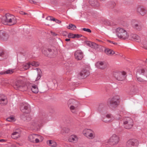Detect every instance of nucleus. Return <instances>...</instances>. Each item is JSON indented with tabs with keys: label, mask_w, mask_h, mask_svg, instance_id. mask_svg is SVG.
<instances>
[{
	"label": "nucleus",
	"mask_w": 147,
	"mask_h": 147,
	"mask_svg": "<svg viewBox=\"0 0 147 147\" xmlns=\"http://www.w3.org/2000/svg\"><path fill=\"white\" fill-rule=\"evenodd\" d=\"M2 22L5 25H12L16 23V19L13 15L7 14L2 19Z\"/></svg>",
	"instance_id": "obj_1"
},
{
	"label": "nucleus",
	"mask_w": 147,
	"mask_h": 147,
	"mask_svg": "<svg viewBox=\"0 0 147 147\" xmlns=\"http://www.w3.org/2000/svg\"><path fill=\"white\" fill-rule=\"evenodd\" d=\"M115 31L116 35L119 38L125 39L129 36L127 31L123 28L118 27L115 29Z\"/></svg>",
	"instance_id": "obj_2"
},
{
	"label": "nucleus",
	"mask_w": 147,
	"mask_h": 147,
	"mask_svg": "<svg viewBox=\"0 0 147 147\" xmlns=\"http://www.w3.org/2000/svg\"><path fill=\"white\" fill-rule=\"evenodd\" d=\"M119 141V137L115 134H113L110 137L109 140L105 141V143L106 145H114L117 144Z\"/></svg>",
	"instance_id": "obj_3"
},
{
	"label": "nucleus",
	"mask_w": 147,
	"mask_h": 147,
	"mask_svg": "<svg viewBox=\"0 0 147 147\" xmlns=\"http://www.w3.org/2000/svg\"><path fill=\"white\" fill-rule=\"evenodd\" d=\"M43 139L44 138L42 136L36 134H31L28 137V140L29 141L35 143L41 142Z\"/></svg>",
	"instance_id": "obj_4"
},
{
	"label": "nucleus",
	"mask_w": 147,
	"mask_h": 147,
	"mask_svg": "<svg viewBox=\"0 0 147 147\" xmlns=\"http://www.w3.org/2000/svg\"><path fill=\"white\" fill-rule=\"evenodd\" d=\"M118 117H115L111 114H107L105 116L102 117V120L105 123L111 122L115 119L119 120L121 118L120 116L118 115Z\"/></svg>",
	"instance_id": "obj_5"
},
{
	"label": "nucleus",
	"mask_w": 147,
	"mask_h": 147,
	"mask_svg": "<svg viewBox=\"0 0 147 147\" xmlns=\"http://www.w3.org/2000/svg\"><path fill=\"white\" fill-rule=\"evenodd\" d=\"M83 134L87 138L92 139L95 137L94 132L92 129H85L82 132Z\"/></svg>",
	"instance_id": "obj_6"
},
{
	"label": "nucleus",
	"mask_w": 147,
	"mask_h": 147,
	"mask_svg": "<svg viewBox=\"0 0 147 147\" xmlns=\"http://www.w3.org/2000/svg\"><path fill=\"white\" fill-rule=\"evenodd\" d=\"M138 141L136 139H132L129 140L126 143L127 147H137L139 145Z\"/></svg>",
	"instance_id": "obj_7"
},
{
	"label": "nucleus",
	"mask_w": 147,
	"mask_h": 147,
	"mask_svg": "<svg viewBox=\"0 0 147 147\" xmlns=\"http://www.w3.org/2000/svg\"><path fill=\"white\" fill-rule=\"evenodd\" d=\"M126 120L123 122L124 127L127 129L131 128L133 125V121L130 118L127 117L125 118Z\"/></svg>",
	"instance_id": "obj_8"
},
{
	"label": "nucleus",
	"mask_w": 147,
	"mask_h": 147,
	"mask_svg": "<svg viewBox=\"0 0 147 147\" xmlns=\"http://www.w3.org/2000/svg\"><path fill=\"white\" fill-rule=\"evenodd\" d=\"M42 52L45 55H47L50 57H54L56 53V52L50 49H47L46 48H44L42 49Z\"/></svg>",
	"instance_id": "obj_9"
},
{
	"label": "nucleus",
	"mask_w": 147,
	"mask_h": 147,
	"mask_svg": "<svg viewBox=\"0 0 147 147\" xmlns=\"http://www.w3.org/2000/svg\"><path fill=\"white\" fill-rule=\"evenodd\" d=\"M119 98L118 96H115L108 101V103L110 104L111 107H115L118 105L119 102Z\"/></svg>",
	"instance_id": "obj_10"
},
{
	"label": "nucleus",
	"mask_w": 147,
	"mask_h": 147,
	"mask_svg": "<svg viewBox=\"0 0 147 147\" xmlns=\"http://www.w3.org/2000/svg\"><path fill=\"white\" fill-rule=\"evenodd\" d=\"M114 75L115 78L118 80L122 81L124 80L126 77V73L123 72H115Z\"/></svg>",
	"instance_id": "obj_11"
},
{
	"label": "nucleus",
	"mask_w": 147,
	"mask_h": 147,
	"mask_svg": "<svg viewBox=\"0 0 147 147\" xmlns=\"http://www.w3.org/2000/svg\"><path fill=\"white\" fill-rule=\"evenodd\" d=\"M20 110L23 113H28L30 111V106L27 103L22 104L20 108Z\"/></svg>",
	"instance_id": "obj_12"
},
{
	"label": "nucleus",
	"mask_w": 147,
	"mask_h": 147,
	"mask_svg": "<svg viewBox=\"0 0 147 147\" xmlns=\"http://www.w3.org/2000/svg\"><path fill=\"white\" fill-rule=\"evenodd\" d=\"M42 122L41 120L36 119L31 123V125L35 129H39L41 126Z\"/></svg>",
	"instance_id": "obj_13"
},
{
	"label": "nucleus",
	"mask_w": 147,
	"mask_h": 147,
	"mask_svg": "<svg viewBox=\"0 0 147 147\" xmlns=\"http://www.w3.org/2000/svg\"><path fill=\"white\" fill-rule=\"evenodd\" d=\"M90 74V72L86 69H83L78 74L79 79H83L86 78Z\"/></svg>",
	"instance_id": "obj_14"
},
{
	"label": "nucleus",
	"mask_w": 147,
	"mask_h": 147,
	"mask_svg": "<svg viewBox=\"0 0 147 147\" xmlns=\"http://www.w3.org/2000/svg\"><path fill=\"white\" fill-rule=\"evenodd\" d=\"M24 84H22L21 82L19 81H17L14 85V88L17 90H20L22 91Z\"/></svg>",
	"instance_id": "obj_15"
},
{
	"label": "nucleus",
	"mask_w": 147,
	"mask_h": 147,
	"mask_svg": "<svg viewBox=\"0 0 147 147\" xmlns=\"http://www.w3.org/2000/svg\"><path fill=\"white\" fill-rule=\"evenodd\" d=\"M95 65L97 68L103 69L107 67V64L105 62L100 61L97 62Z\"/></svg>",
	"instance_id": "obj_16"
},
{
	"label": "nucleus",
	"mask_w": 147,
	"mask_h": 147,
	"mask_svg": "<svg viewBox=\"0 0 147 147\" xmlns=\"http://www.w3.org/2000/svg\"><path fill=\"white\" fill-rule=\"evenodd\" d=\"M74 56L76 59L80 60L83 57V53L81 50H77L75 52Z\"/></svg>",
	"instance_id": "obj_17"
},
{
	"label": "nucleus",
	"mask_w": 147,
	"mask_h": 147,
	"mask_svg": "<svg viewBox=\"0 0 147 147\" xmlns=\"http://www.w3.org/2000/svg\"><path fill=\"white\" fill-rule=\"evenodd\" d=\"M8 33L3 30L0 31V39L3 40L7 39L9 37Z\"/></svg>",
	"instance_id": "obj_18"
},
{
	"label": "nucleus",
	"mask_w": 147,
	"mask_h": 147,
	"mask_svg": "<svg viewBox=\"0 0 147 147\" xmlns=\"http://www.w3.org/2000/svg\"><path fill=\"white\" fill-rule=\"evenodd\" d=\"M137 11L138 13L143 16L146 14V11L143 6L138 7L137 9Z\"/></svg>",
	"instance_id": "obj_19"
},
{
	"label": "nucleus",
	"mask_w": 147,
	"mask_h": 147,
	"mask_svg": "<svg viewBox=\"0 0 147 147\" xmlns=\"http://www.w3.org/2000/svg\"><path fill=\"white\" fill-rule=\"evenodd\" d=\"M7 103V97L3 94H0V104L3 105H6Z\"/></svg>",
	"instance_id": "obj_20"
},
{
	"label": "nucleus",
	"mask_w": 147,
	"mask_h": 147,
	"mask_svg": "<svg viewBox=\"0 0 147 147\" xmlns=\"http://www.w3.org/2000/svg\"><path fill=\"white\" fill-rule=\"evenodd\" d=\"M137 74L142 75L145 79H147V69H141L137 71Z\"/></svg>",
	"instance_id": "obj_21"
},
{
	"label": "nucleus",
	"mask_w": 147,
	"mask_h": 147,
	"mask_svg": "<svg viewBox=\"0 0 147 147\" xmlns=\"http://www.w3.org/2000/svg\"><path fill=\"white\" fill-rule=\"evenodd\" d=\"M78 140V136L75 135H73L69 137L68 140L69 142L73 143L77 142Z\"/></svg>",
	"instance_id": "obj_22"
},
{
	"label": "nucleus",
	"mask_w": 147,
	"mask_h": 147,
	"mask_svg": "<svg viewBox=\"0 0 147 147\" xmlns=\"http://www.w3.org/2000/svg\"><path fill=\"white\" fill-rule=\"evenodd\" d=\"M130 38L131 40L140 42V38L139 36L136 34H131L130 36Z\"/></svg>",
	"instance_id": "obj_23"
},
{
	"label": "nucleus",
	"mask_w": 147,
	"mask_h": 147,
	"mask_svg": "<svg viewBox=\"0 0 147 147\" xmlns=\"http://www.w3.org/2000/svg\"><path fill=\"white\" fill-rule=\"evenodd\" d=\"M47 144L51 147H56L57 144L54 140H48L46 142Z\"/></svg>",
	"instance_id": "obj_24"
},
{
	"label": "nucleus",
	"mask_w": 147,
	"mask_h": 147,
	"mask_svg": "<svg viewBox=\"0 0 147 147\" xmlns=\"http://www.w3.org/2000/svg\"><path fill=\"white\" fill-rule=\"evenodd\" d=\"M20 136V133L19 131L17 130L13 132L11 135L12 138L16 139L19 138Z\"/></svg>",
	"instance_id": "obj_25"
},
{
	"label": "nucleus",
	"mask_w": 147,
	"mask_h": 147,
	"mask_svg": "<svg viewBox=\"0 0 147 147\" xmlns=\"http://www.w3.org/2000/svg\"><path fill=\"white\" fill-rule=\"evenodd\" d=\"M33 85L31 83L29 82H27L25 84H24L22 91H26L29 89H31Z\"/></svg>",
	"instance_id": "obj_26"
},
{
	"label": "nucleus",
	"mask_w": 147,
	"mask_h": 147,
	"mask_svg": "<svg viewBox=\"0 0 147 147\" xmlns=\"http://www.w3.org/2000/svg\"><path fill=\"white\" fill-rule=\"evenodd\" d=\"M89 2L90 5L95 7H98L100 5L97 0H89Z\"/></svg>",
	"instance_id": "obj_27"
},
{
	"label": "nucleus",
	"mask_w": 147,
	"mask_h": 147,
	"mask_svg": "<svg viewBox=\"0 0 147 147\" xmlns=\"http://www.w3.org/2000/svg\"><path fill=\"white\" fill-rule=\"evenodd\" d=\"M36 69L37 71V75L35 79V81H37L39 80L41 77L42 75V73L41 70L37 68H36Z\"/></svg>",
	"instance_id": "obj_28"
},
{
	"label": "nucleus",
	"mask_w": 147,
	"mask_h": 147,
	"mask_svg": "<svg viewBox=\"0 0 147 147\" xmlns=\"http://www.w3.org/2000/svg\"><path fill=\"white\" fill-rule=\"evenodd\" d=\"M14 69H8L4 71H2L0 72L1 75L5 74H11L14 72Z\"/></svg>",
	"instance_id": "obj_29"
},
{
	"label": "nucleus",
	"mask_w": 147,
	"mask_h": 147,
	"mask_svg": "<svg viewBox=\"0 0 147 147\" xmlns=\"http://www.w3.org/2000/svg\"><path fill=\"white\" fill-rule=\"evenodd\" d=\"M105 53L109 55H112L115 53V52L111 49H107L105 51Z\"/></svg>",
	"instance_id": "obj_30"
},
{
	"label": "nucleus",
	"mask_w": 147,
	"mask_h": 147,
	"mask_svg": "<svg viewBox=\"0 0 147 147\" xmlns=\"http://www.w3.org/2000/svg\"><path fill=\"white\" fill-rule=\"evenodd\" d=\"M31 89L32 91L34 93H37L38 92V89L37 86L34 84L33 85Z\"/></svg>",
	"instance_id": "obj_31"
},
{
	"label": "nucleus",
	"mask_w": 147,
	"mask_h": 147,
	"mask_svg": "<svg viewBox=\"0 0 147 147\" xmlns=\"http://www.w3.org/2000/svg\"><path fill=\"white\" fill-rule=\"evenodd\" d=\"M30 65V63L29 62L28 63H25L23 64L22 66L23 69H22V70H26L28 69Z\"/></svg>",
	"instance_id": "obj_32"
},
{
	"label": "nucleus",
	"mask_w": 147,
	"mask_h": 147,
	"mask_svg": "<svg viewBox=\"0 0 147 147\" xmlns=\"http://www.w3.org/2000/svg\"><path fill=\"white\" fill-rule=\"evenodd\" d=\"M76 26L75 25L72 24H70L69 26H67V28L69 29L72 30H75L76 29Z\"/></svg>",
	"instance_id": "obj_33"
},
{
	"label": "nucleus",
	"mask_w": 147,
	"mask_h": 147,
	"mask_svg": "<svg viewBox=\"0 0 147 147\" xmlns=\"http://www.w3.org/2000/svg\"><path fill=\"white\" fill-rule=\"evenodd\" d=\"M70 109L71 111L73 113H75L77 110L76 107H75L74 106L71 105L70 107Z\"/></svg>",
	"instance_id": "obj_34"
},
{
	"label": "nucleus",
	"mask_w": 147,
	"mask_h": 147,
	"mask_svg": "<svg viewBox=\"0 0 147 147\" xmlns=\"http://www.w3.org/2000/svg\"><path fill=\"white\" fill-rule=\"evenodd\" d=\"M7 121L10 122H14L15 121V119L14 117L10 116L7 118L6 119Z\"/></svg>",
	"instance_id": "obj_35"
},
{
	"label": "nucleus",
	"mask_w": 147,
	"mask_h": 147,
	"mask_svg": "<svg viewBox=\"0 0 147 147\" xmlns=\"http://www.w3.org/2000/svg\"><path fill=\"white\" fill-rule=\"evenodd\" d=\"M103 23L107 26H111V25L110 21L107 20H104Z\"/></svg>",
	"instance_id": "obj_36"
},
{
	"label": "nucleus",
	"mask_w": 147,
	"mask_h": 147,
	"mask_svg": "<svg viewBox=\"0 0 147 147\" xmlns=\"http://www.w3.org/2000/svg\"><path fill=\"white\" fill-rule=\"evenodd\" d=\"M138 74H137L136 77H137V80L138 81L141 82H144L145 81V80H144V79H143L142 78H141L140 77H138Z\"/></svg>",
	"instance_id": "obj_37"
},
{
	"label": "nucleus",
	"mask_w": 147,
	"mask_h": 147,
	"mask_svg": "<svg viewBox=\"0 0 147 147\" xmlns=\"http://www.w3.org/2000/svg\"><path fill=\"white\" fill-rule=\"evenodd\" d=\"M31 65L32 66L37 67L38 65L39 64L37 62L33 61L30 63V65Z\"/></svg>",
	"instance_id": "obj_38"
},
{
	"label": "nucleus",
	"mask_w": 147,
	"mask_h": 147,
	"mask_svg": "<svg viewBox=\"0 0 147 147\" xmlns=\"http://www.w3.org/2000/svg\"><path fill=\"white\" fill-rule=\"evenodd\" d=\"M97 44H96L95 43L91 42L90 47L94 48H97Z\"/></svg>",
	"instance_id": "obj_39"
},
{
	"label": "nucleus",
	"mask_w": 147,
	"mask_h": 147,
	"mask_svg": "<svg viewBox=\"0 0 147 147\" xmlns=\"http://www.w3.org/2000/svg\"><path fill=\"white\" fill-rule=\"evenodd\" d=\"M74 34L69 33V34L68 37L69 38H74Z\"/></svg>",
	"instance_id": "obj_40"
},
{
	"label": "nucleus",
	"mask_w": 147,
	"mask_h": 147,
	"mask_svg": "<svg viewBox=\"0 0 147 147\" xmlns=\"http://www.w3.org/2000/svg\"><path fill=\"white\" fill-rule=\"evenodd\" d=\"M82 30L84 31L87 32H88L91 33V30L88 28H82Z\"/></svg>",
	"instance_id": "obj_41"
},
{
	"label": "nucleus",
	"mask_w": 147,
	"mask_h": 147,
	"mask_svg": "<svg viewBox=\"0 0 147 147\" xmlns=\"http://www.w3.org/2000/svg\"><path fill=\"white\" fill-rule=\"evenodd\" d=\"M82 36V35H79L78 34H74V38H79L81 37Z\"/></svg>",
	"instance_id": "obj_42"
},
{
	"label": "nucleus",
	"mask_w": 147,
	"mask_h": 147,
	"mask_svg": "<svg viewBox=\"0 0 147 147\" xmlns=\"http://www.w3.org/2000/svg\"><path fill=\"white\" fill-rule=\"evenodd\" d=\"M143 45H144V47L146 49H147V42H144L143 43Z\"/></svg>",
	"instance_id": "obj_43"
},
{
	"label": "nucleus",
	"mask_w": 147,
	"mask_h": 147,
	"mask_svg": "<svg viewBox=\"0 0 147 147\" xmlns=\"http://www.w3.org/2000/svg\"><path fill=\"white\" fill-rule=\"evenodd\" d=\"M91 42L89 41H87L86 44L87 45L90 47Z\"/></svg>",
	"instance_id": "obj_44"
},
{
	"label": "nucleus",
	"mask_w": 147,
	"mask_h": 147,
	"mask_svg": "<svg viewBox=\"0 0 147 147\" xmlns=\"http://www.w3.org/2000/svg\"><path fill=\"white\" fill-rule=\"evenodd\" d=\"M56 23L59 24L61 23V21L57 19H56L55 22Z\"/></svg>",
	"instance_id": "obj_45"
},
{
	"label": "nucleus",
	"mask_w": 147,
	"mask_h": 147,
	"mask_svg": "<svg viewBox=\"0 0 147 147\" xmlns=\"http://www.w3.org/2000/svg\"><path fill=\"white\" fill-rule=\"evenodd\" d=\"M74 101V100L73 99H70L68 101V103L71 104V103L72 102H73Z\"/></svg>",
	"instance_id": "obj_46"
},
{
	"label": "nucleus",
	"mask_w": 147,
	"mask_h": 147,
	"mask_svg": "<svg viewBox=\"0 0 147 147\" xmlns=\"http://www.w3.org/2000/svg\"><path fill=\"white\" fill-rule=\"evenodd\" d=\"M6 142V140L5 139H0V142Z\"/></svg>",
	"instance_id": "obj_47"
},
{
	"label": "nucleus",
	"mask_w": 147,
	"mask_h": 147,
	"mask_svg": "<svg viewBox=\"0 0 147 147\" xmlns=\"http://www.w3.org/2000/svg\"><path fill=\"white\" fill-rule=\"evenodd\" d=\"M46 19L49 20H51V16H49L47 17L46 18Z\"/></svg>",
	"instance_id": "obj_48"
},
{
	"label": "nucleus",
	"mask_w": 147,
	"mask_h": 147,
	"mask_svg": "<svg viewBox=\"0 0 147 147\" xmlns=\"http://www.w3.org/2000/svg\"><path fill=\"white\" fill-rule=\"evenodd\" d=\"M138 26V25L137 24H135L134 25H133V26L134 28H137V27Z\"/></svg>",
	"instance_id": "obj_49"
},
{
	"label": "nucleus",
	"mask_w": 147,
	"mask_h": 147,
	"mask_svg": "<svg viewBox=\"0 0 147 147\" xmlns=\"http://www.w3.org/2000/svg\"><path fill=\"white\" fill-rule=\"evenodd\" d=\"M109 42H110L111 43H112L113 44H116V43L115 42H113L112 41H110V40H109L108 41Z\"/></svg>",
	"instance_id": "obj_50"
},
{
	"label": "nucleus",
	"mask_w": 147,
	"mask_h": 147,
	"mask_svg": "<svg viewBox=\"0 0 147 147\" xmlns=\"http://www.w3.org/2000/svg\"><path fill=\"white\" fill-rule=\"evenodd\" d=\"M3 55V52H1L0 53V57H2ZM1 59H0V60Z\"/></svg>",
	"instance_id": "obj_51"
},
{
	"label": "nucleus",
	"mask_w": 147,
	"mask_h": 147,
	"mask_svg": "<svg viewBox=\"0 0 147 147\" xmlns=\"http://www.w3.org/2000/svg\"><path fill=\"white\" fill-rule=\"evenodd\" d=\"M4 83L5 84H7L8 83H9V82L7 81V80H5V81L4 82Z\"/></svg>",
	"instance_id": "obj_52"
},
{
	"label": "nucleus",
	"mask_w": 147,
	"mask_h": 147,
	"mask_svg": "<svg viewBox=\"0 0 147 147\" xmlns=\"http://www.w3.org/2000/svg\"><path fill=\"white\" fill-rule=\"evenodd\" d=\"M20 13L21 14L24 15V12L23 11H21L20 12Z\"/></svg>",
	"instance_id": "obj_53"
},
{
	"label": "nucleus",
	"mask_w": 147,
	"mask_h": 147,
	"mask_svg": "<svg viewBox=\"0 0 147 147\" xmlns=\"http://www.w3.org/2000/svg\"><path fill=\"white\" fill-rule=\"evenodd\" d=\"M56 20V19H55L54 18H53V19H51V21H55V20Z\"/></svg>",
	"instance_id": "obj_54"
},
{
	"label": "nucleus",
	"mask_w": 147,
	"mask_h": 147,
	"mask_svg": "<svg viewBox=\"0 0 147 147\" xmlns=\"http://www.w3.org/2000/svg\"><path fill=\"white\" fill-rule=\"evenodd\" d=\"M69 131V129H67V130L65 131H65V133H67V132H68Z\"/></svg>",
	"instance_id": "obj_55"
},
{
	"label": "nucleus",
	"mask_w": 147,
	"mask_h": 147,
	"mask_svg": "<svg viewBox=\"0 0 147 147\" xmlns=\"http://www.w3.org/2000/svg\"><path fill=\"white\" fill-rule=\"evenodd\" d=\"M51 34H52L53 35H54V36L56 35V34H55V33H54V32H51Z\"/></svg>",
	"instance_id": "obj_56"
},
{
	"label": "nucleus",
	"mask_w": 147,
	"mask_h": 147,
	"mask_svg": "<svg viewBox=\"0 0 147 147\" xmlns=\"http://www.w3.org/2000/svg\"><path fill=\"white\" fill-rule=\"evenodd\" d=\"M31 3H33L34 4H35L36 3V2L34 1H32Z\"/></svg>",
	"instance_id": "obj_57"
},
{
	"label": "nucleus",
	"mask_w": 147,
	"mask_h": 147,
	"mask_svg": "<svg viewBox=\"0 0 147 147\" xmlns=\"http://www.w3.org/2000/svg\"><path fill=\"white\" fill-rule=\"evenodd\" d=\"M70 39H66L65 40L66 41H70Z\"/></svg>",
	"instance_id": "obj_58"
},
{
	"label": "nucleus",
	"mask_w": 147,
	"mask_h": 147,
	"mask_svg": "<svg viewBox=\"0 0 147 147\" xmlns=\"http://www.w3.org/2000/svg\"><path fill=\"white\" fill-rule=\"evenodd\" d=\"M12 147H17L15 145L13 144L12 145Z\"/></svg>",
	"instance_id": "obj_59"
},
{
	"label": "nucleus",
	"mask_w": 147,
	"mask_h": 147,
	"mask_svg": "<svg viewBox=\"0 0 147 147\" xmlns=\"http://www.w3.org/2000/svg\"><path fill=\"white\" fill-rule=\"evenodd\" d=\"M2 136V134L0 132V137L1 136Z\"/></svg>",
	"instance_id": "obj_60"
},
{
	"label": "nucleus",
	"mask_w": 147,
	"mask_h": 147,
	"mask_svg": "<svg viewBox=\"0 0 147 147\" xmlns=\"http://www.w3.org/2000/svg\"><path fill=\"white\" fill-rule=\"evenodd\" d=\"M27 13H25V12H24V15H27Z\"/></svg>",
	"instance_id": "obj_61"
},
{
	"label": "nucleus",
	"mask_w": 147,
	"mask_h": 147,
	"mask_svg": "<svg viewBox=\"0 0 147 147\" xmlns=\"http://www.w3.org/2000/svg\"><path fill=\"white\" fill-rule=\"evenodd\" d=\"M146 63L147 64V59L146 60Z\"/></svg>",
	"instance_id": "obj_62"
},
{
	"label": "nucleus",
	"mask_w": 147,
	"mask_h": 147,
	"mask_svg": "<svg viewBox=\"0 0 147 147\" xmlns=\"http://www.w3.org/2000/svg\"><path fill=\"white\" fill-rule=\"evenodd\" d=\"M100 1H105V0H100Z\"/></svg>",
	"instance_id": "obj_63"
}]
</instances>
